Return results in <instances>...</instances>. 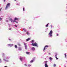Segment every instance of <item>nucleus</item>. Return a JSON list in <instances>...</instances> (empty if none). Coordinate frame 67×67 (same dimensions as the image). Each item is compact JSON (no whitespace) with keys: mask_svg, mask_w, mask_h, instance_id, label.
<instances>
[{"mask_svg":"<svg viewBox=\"0 0 67 67\" xmlns=\"http://www.w3.org/2000/svg\"><path fill=\"white\" fill-rule=\"evenodd\" d=\"M48 24L46 26V27H48Z\"/></svg>","mask_w":67,"mask_h":67,"instance_id":"6ab92c4d","label":"nucleus"},{"mask_svg":"<svg viewBox=\"0 0 67 67\" xmlns=\"http://www.w3.org/2000/svg\"><path fill=\"white\" fill-rule=\"evenodd\" d=\"M18 46H20L21 45H20V44H19V43H18Z\"/></svg>","mask_w":67,"mask_h":67,"instance_id":"393cba45","label":"nucleus"},{"mask_svg":"<svg viewBox=\"0 0 67 67\" xmlns=\"http://www.w3.org/2000/svg\"><path fill=\"white\" fill-rule=\"evenodd\" d=\"M20 59L21 61H22V59H23V58H22L21 57H20Z\"/></svg>","mask_w":67,"mask_h":67,"instance_id":"6e6552de","label":"nucleus"},{"mask_svg":"<svg viewBox=\"0 0 67 67\" xmlns=\"http://www.w3.org/2000/svg\"><path fill=\"white\" fill-rule=\"evenodd\" d=\"M3 55H4V53H3Z\"/></svg>","mask_w":67,"mask_h":67,"instance_id":"c03bdc74","label":"nucleus"},{"mask_svg":"<svg viewBox=\"0 0 67 67\" xmlns=\"http://www.w3.org/2000/svg\"><path fill=\"white\" fill-rule=\"evenodd\" d=\"M8 19L9 20H10V21H11V20H12V18H8Z\"/></svg>","mask_w":67,"mask_h":67,"instance_id":"ddd939ff","label":"nucleus"},{"mask_svg":"<svg viewBox=\"0 0 67 67\" xmlns=\"http://www.w3.org/2000/svg\"><path fill=\"white\" fill-rule=\"evenodd\" d=\"M30 40V38H28V39H26V41H29V40Z\"/></svg>","mask_w":67,"mask_h":67,"instance_id":"9b49d317","label":"nucleus"},{"mask_svg":"<svg viewBox=\"0 0 67 67\" xmlns=\"http://www.w3.org/2000/svg\"><path fill=\"white\" fill-rule=\"evenodd\" d=\"M1 10H2V8H1V9H0V11H1Z\"/></svg>","mask_w":67,"mask_h":67,"instance_id":"473e14b6","label":"nucleus"},{"mask_svg":"<svg viewBox=\"0 0 67 67\" xmlns=\"http://www.w3.org/2000/svg\"><path fill=\"white\" fill-rule=\"evenodd\" d=\"M10 3H7L5 8V10H7V9H8V8H9V7H10Z\"/></svg>","mask_w":67,"mask_h":67,"instance_id":"f257e3e1","label":"nucleus"},{"mask_svg":"<svg viewBox=\"0 0 67 67\" xmlns=\"http://www.w3.org/2000/svg\"><path fill=\"white\" fill-rule=\"evenodd\" d=\"M26 53L27 54H30V53L28 52H26Z\"/></svg>","mask_w":67,"mask_h":67,"instance_id":"f8f14e48","label":"nucleus"},{"mask_svg":"<svg viewBox=\"0 0 67 67\" xmlns=\"http://www.w3.org/2000/svg\"><path fill=\"white\" fill-rule=\"evenodd\" d=\"M15 20H14L13 21V23H14V22H15Z\"/></svg>","mask_w":67,"mask_h":67,"instance_id":"b1692460","label":"nucleus"},{"mask_svg":"<svg viewBox=\"0 0 67 67\" xmlns=\"http://www.w3.org/2000/svg\"><path fill=\"white\" fill-rule=\"evenodd\" d=\"M15 27H17V26H16V25H15Z\"/></svg>","mask_w":67,"mask_h":67,"instance_id":"ea45409f","label":"nucleus"},{"mask_svg":"<svg viewBox=\"0 0 67 67\" xmlns=\"http://www.w3.org/2000/svg\"><path fill=\"white\" fill-rule=\"evenodd\" d=\"M15 48H18V47H17V46H16V45H15Z\"/></svg>","mask_w":67,"mask_h":67,"instance_id":"dca6fc26","label":"nucleus"},{"mask_svg":"<svg viewBox=\"0 0 67 67\" xmlns=\"http://www.w3.org/2000/svg\"><path fill=\"white\" fill-rule=\"evenodd\" d=\"M46 47H48V45H46L45 47H44V50H45V49H46L45 48H46Z\"/></svg>","mask_w":67,"mask_h":67,"instance_id":"39448f33","label":"nucleus"},{"mask_svg":"<svg viewBox=\"0 0 67 67\" xmlns=\"http://www.w3.org/2000/svg\"><path fill=\"white\" fill-rule=\"evenodd\" d=\"M26 33H27V35H29V34H30V33H29V32L27 31L26 32Z\"/></svg>","mask_w":67,"mask_h":67,"instance_id":"9d476101","label":"nucleus"},{"mask_svg":"<svg viewBox=\"0 0 67 67\" xmlns=\"http://www.w3.org/2000/svg\"><path fill=\"white\" fill-rule=\"evenodd\" d=\"M57 36H58V35H59L58 34H57Z\"/></svg>","mask_w":67,"mask_h":67,"instance_id":"4c0bfd02","label":"nucleus"},{"mask_svg":"<svg viewBox=\"0 0 67 67\" xmlns=\"http://www.w3.org/2000/svg\"><path fill=\"white\" fill-rule=\"evenodd\" d=\"M1 60L0 59V63H1Z\"/></svg>","mask_w":67,"mask_h":67,"instance_id":"c756f323","label":"nucleus"},{"mask_svg":"<svg viewBox=\"0 0 67 67\" xmlns=\"http://www.w3.org/2000/svg\"><path fill=\"white\" fill-rule=\"evenodd\" d=\"M29 66H31V65H29Z\"/></svg>","mask_w":67,"mask_h":67,"instance_id":"a18cd8bd","label":"nucleus"},{"mask_svg":"<svg viewBox=\"0 0 67 67\" xmlns=\"http://www.w3.org/2000/svg\"><path fill=\"white\" fill-rule=\"evenodd\" d=\"M46 64H45V67H48V65H47V61L45 62Z\"/></svg>","mask_w":67,"mask_h":67,"instance_id":"20e7f679","label":"nucleus"},{"mask_svg":"<svg viewBox=\"0 0 67 67\" xmlns=\"http://www.w3.org/2000/svg\"><path fill=\"white\" fill-rule=\"evenodd\" d=\"M2 20V18H0V21H1Z\"/></svg>","mask_w":67,"mask_h":67,"instance_id":"7c9ffc66","label":"nucleus"},{"mask_svg":"<svg viewBox=\"0 0 67 67\" xmlns=\"http://www.w3.org/2000/svg\"><path fill=\"white\" fill-rule=\"evenodd\" d=\"M25 66H27V65H26V64H25Z\"/></svg>","mask_w":67,"mask_h":67,"instance_id":"e433bc0d","label":"nucleus"},{"mask_svg":"<svg viewBox=\"0 0 67 67\" xmlns=\"http://www.w3.org/2000/svg\"><path fill=\"white\" fill-rule=\"evenodd\" d=\"M4 60L5 61V59H4Z\"/></svg>","mask_w":67,"mask_h":67,"instance_id":"37998d69","label":"nucleus"},{"mask_svg":"<svg viewBox=\"0 0 67 67\" xmlns=\"http://www.w3.org/2000/svg\"><path fill=\"white\" fill-rule=\"evenodd\" d=\"M34 42V40H33L31 41V43H33Z\"/></svg>","mask_w":67,"mask_h":67,"instance_id":"5701e85b","label":"nucleus"},{"mask_svg":"<svg viewBox=\"0 0 67 67\" xmlns=\"http://www.w3.org/2000/svg\"><path fill=\"white\" fill-rule=\"evenodd\" d=\"M55 58H56V59L57 60L58 59V58H57V57H55Z\"/></svg>","mask_w":67,"mask_h":67,"instance_id":"bb28decb","label":"nucleus"},{"mask_svg":"<svg viewBox=\"0 0 67 67\" xmlns=\"http://www.w3.org/2000/svg\"><path fill=\"white\" fill-rule=\"evenodd\" d=\"M8 45V46H11V44H9Z\"/></svg>","mask_w":67,"mask_h":67,"instance_id":"412c9836","label":"nucleus"},{"mask_svg":"<svg viewBox=\"0 0 67 67\" xmlns=\"http://www.w3.org/2000/svg\"><path fill=\"white\" fill-rule=\"evenodd\" d=\"M14 1H16V0H14Z\"/></svg>","mask_w":67,"mask_h":67,"instance_id":"09e8293b","label":"nucleus"},{"mask_svg":"<svg viewBox=\"0 0 67 67\" xmlns=\"http://www.w3.org/2000/svg\"><path fill=\"white\" fill-rule=\"evenodd\" d=\"M64 55H65V58H66V53H65L64 54Z\"/></svg>","mask_w":67,"mask_h":67,"instance_id":"a211bd4d","label":"nucleus"},{"mask_svg":"<svg viewBox=\"0 0 67 67\" xmlns=\"http://www.w3.org/2000/svg\"><path fill=\"white\" fill-rule=\"evenodd\" d=\"M17 4V5H19V4Z\"/></svg>","mask_w":67,"mask_h":67,"instance_id":"49530a36","label":"nucleus"},{"mask_svg":"<svg viewBox=\"0 0 67 67\" xmlns=\"http://www.w3.org/2000/svg\"><path fill=\"white\" fill-rule=\"evenodd\" d=\"M23 30H24V32H26V30H25V29H23Z\"/></svg>","mask_w":67,"mask_h":67,"instance_id":"aec40b11","label":"nucleus"},{"mask_svg":"<svg viewBox=\"0 0 67 67\" xmlns=\"http://www.w3.org/2000/svg\"><path fill=\"white\" fill-rule=\"evenodd\" d=\"M51 28H52V27H53V26H52V25H51Z\"/></svg>","mask_w":67,"mask_h":67,"instance_id":"c85d7f7f","label":"nucleus"},{"mask_svg":"<svg viewBox=\"0 0 67 67\" xmlns=\"http://www.w3.org/2000/svg\"><path fill=\"white\" fill-rule=\"evenodd\" d=\"M4 67H8V66H5Z\"/></svg>","mask_w":67,"mask_h":67,"instance_id":"a19ab883","label":"nucleus"},{"mask_svg":"<svg viewBox=\"0 0 67 67\" xmlns=\"http://www.w3.org/2000/svg\"><path fill=\"white\" fill-rule=\"evenodd\" d=\"M34 60H32L30 61L31 63H33V62Z\"/></svg>","mask_w":67,"mask_h":67,"instance_id":"2eb2a0df","label":"nucleus"},{"mask_svg":"<svg viewBox=\"0 0 67 67\" xmlns=\"http://www.w3.org/2000/svg\"><path fill=\"white\" fill-rule=\"evenodd\" d=\"M35 59V58H33V59L34 60V59Z\"/></svg>","mask_w":67,"mask_h":67,"instance_id":"a878e982","label":"nucleus"},{"mask_svg":"<svg viewBox=\"0 0 67 67\" xmlns=\"http://www.w3.org/2000/svg\"><path fill=\"white\" fill-rule=\"evenodd\" d=\"M11 22H13V20H11Z\"/></svg>","mask_w":67,"mask_h":67,"instance_id":"58836bf2","label":"nucleus"},{"mask_svg":"<svg viewBox=\"0 0 67 67\" xmlns=\"http://www.w3.org/2000/svg\"><path fill=\"white\" fill-rule=\"evenodd\" d=\"M55 57H57V54H56L55 55Z\"/></svg>","mask_w":67,"mask_h":67,"instance_id":"c9c22d12","label":"nucleus"},{"mask_svg":"<svg viewBox=\"0 0 67 67\" xmlns=\"http://www.w3.org/2000/svg\"><path fill=\"white\" fill-rule=\"evenodd\" d=\"M25 47L26 49H27V48H26L27 47V46H26V45L25 46Z\"/></svg>","mask_w":67,"mask_h":67,"instance_id":"4be33fe9","label":"nucleus"},{"mask_svg":"<svg viewBox=\"0 0 67 67\" xmlns=\"http://www.w3.org/2000/svg\"><path fill=\"white\" fill-rule=\"evenodd\" d=\"M6 22H8V20H6Z\"/></svg>","mask_w":67,"mask_h":67,"instance_id":"2f4dec72","label":"nucleus"},{"mask_svg":"<svg viewBox=\"0 0 67 67\" xmlns=\"http://www.w3.org/2000/svg\"><path fill=\"white\" fill-rule=\"evenodd\" d=\"M30 29H31V27H30Z\"/></svg>","mask_w":67,"mask_h":67,"instance_id":"de8ad7c7","label":"nucleus"},{"mask_svg":"<svg viewBox=\"0 0 67 67\" xmlns=\"http://www.w3.org/2000/svg\"><path fill=\"white\" fill-rule=\"evenodd\" d=\"M53 66H54V67H56V64H54Z\"/></svg>","mask_w":67,"mask_h":67,"instance_id":"f3484780","label":"nucleus"},{"mask_svg":"<svg viewBox=\"0 0 67 67\" xmlns=\"http://www.w3.org/2000/svg\"><path fill=\"white\" fill-rule=\"evenodd\" d=\"M31 45H32V46H36L37 47H38V45H37V43L35 42V43H32L31 44Z\"/></svg>","mask_w":67,"mask_h":67,"instance_id":"7ed1b4c3","label":"nucleus"},{"mask_svg":"<svg viewBox=\"0 0 67 67\" xmlns=\"http://www.w3.org/2000/svg\"><path fill=\"white\" fill-rule=\"evenodd\" d=\"M19 51H21V48L19 47Z\"/></svg>","mask_w":67,"mask_h":67,"instance_id":"4468645a","label":"nucleus"},{"mask_svg":"<svg viewBox=\"0 0 67 67\" xmlns=\"http://www.w3.org/2000/svg\"><path fill=\"white\" fill-rule=\"evenodd\" d=\"M4 2H5V0H4Z\"/></svg>","mask_w":67,"mask_h":67,"instance_id":"72a5a7b5","label":"nucleus"},{"mask_svg":"<svg viewBox=\"0 0 67 67\" xmlns=\"http://www.w3.org/2000/svg\"><path fill=\"white\" fill-rule=\"evenodd\" d=\"M18 20V18H15L14 19V20H15H15Z\"/></svg>","mask_w":67,"mask_h":67,"instance_id":"1a4fd4ad","label":"nucleus"},{"mask_svg":"<svg viewBox=\"0 0 67 67\" xmlns=\"http://www.w3.org/2000/svg\"><path fill=\"white\" fill-rule=\"evenodd\" d=\"M52 33H53V31L52 30H51L49 34V35L50 37H51V36H52Z\"/></svg>","mask_w":67,"mask_h":67,"instance_id":"f03ea898","label":"nucleus"},{"mask_svg":"<svg viewBox=\"0 0 67 67\" xmlns=\"http://www.w3.org/2000/svg\"><path fill=\"white\" fill-rule=\"evenodd\" d=\"M31 49L32 51H35V47H32V48Z\"/></svg>","mask_w":67,"mask_h":67,"instance_id":"423d86ee","label":"nucleus"},{"mask_svg":"<svg viewBox=\"0 0 67 67\" xmlns=\"http://www.w3.org/2000/svg\"><path fill=\"white\" fill-rule=\"evenodd\" d=\"M49 58L50 60H53V58L52 57H49Z\"/></svg>","mask_w":67,"mask_h":67,"instance_id":"0eeeda50","label":"nucleus"},{"mask_svg":"<svg viewBox=\"0 0 67 67\" xmlns=\"http://www.w3.org/2000/svg\"><path fill=\"white\" fill-rule=\"evenodd\" d=\"M12 29L11 28H9V30H11Z\"/></svg>","mask_w":67,"mask_h":67,"instance_id":"f704fd0d","label":"nucleus"},{"mask_svg":"<svg viewBox=\"0 0 67 67\" xmlns=\"http://www.w3.org/2000/svg\"><path fill=\"white\" fill-rule=\"evenodd\" d=\"M15 22H16V23H18V22L17 21H15Z\"/></svg>","mask_w":67,"mask_h":67,"instance_id":"79ce46f5","label":"nucleus"},{"mask_svg":"<svg viewBox=\"0 0 67 67\" xmlns=\"http://www.w3.org/2000/svg\"><path fill=\"white\" fill-rule=\"evenodd\" d=\"M23 11H24V7L23 8Z\"/></svg>","mask_w":67,"mask_h":67,"instance_id":"cd10ccee","label":"nucleus"}]
</instances>
